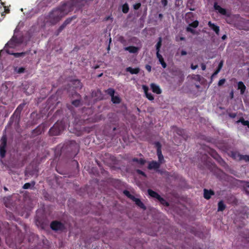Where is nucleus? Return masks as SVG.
I'll return each mask as SVG.
<instances>
[{
    "mask_svg": "<svg viewBox=\"0 0 249 249\" xmlns=\"http://www.w3.org/2000/svg\"><path fill=\"white\" fill-rule=\"evenodd\" d=\"M71 3H67L61 7L53 10L49 15V21L52 24L57 23L60 19L71 11Z\"/></svg>",
    "mask_w": 249,
    "mask_h": 249,
    "instance_id": "nucleus-1",
    "label": "nucleus"
},
{
    "mask_svg": "<svg viewBox=\"0 0 249 249\" xmlns=\"http://www.w3.org/2000/svg\"><path fill=\"white\" fill-rule=\"evenodd\" d=\"M124 193L130 199H131L135 203L140 207L142 209H144V206L143 204L141 201V200L137 198H136L134 196L131 195L130 193L126 190L124 191Z\"/></svg>",
    "mask_w": 249,
    "mask_h": 249,
    "instance_id": "nucleus-2",
    "label": "nucleus"
},
{
    "mask_svg": "<svg viewBox=\"0 0 249 249\" xmlns=\"http://www.w3.org/2000/svg\"><path fill=\"white\" fill-rule=\"evenodd\" d=\"M148 193L150 196L157 199L162 204L166 206L168 205V203L163 198L161 197L157 193L151 190H148Z\"/></svg>",
    "mask_w": 249,
    "mask_h": 249,
    "instance_id": "nucleus-3",
    "label": "nucleus"
},
{
    "mask_svg": "<svg viewBox=\"0 0 249 249\" xmlns=\"http://www.w3.org/2000/svg\"><path fill=\"white\" fill-rule=\"evenodd\" d=\"M6 146V138L3 136L2 137L0 144V157L3 158L5 154V148Z\"/></svg>",
    "mask_w": 249,
    "mask_h": 249,
    "instance_id": "nucleus-4",
    "label": "nucleus"
},
{
    "mask_svg": "<svg viewBox=\"0 0 249 249\" xmlns=\"http://www.w3.org/2000/svg\"><path fill=\"white\" fill-rule=\"evenodd\" d=\"M108 94L111 96V100L113 103H119L120 102V99L117 95H114L115 91L112 89H109L107 90Z\"/></svg>",
    "mask_w": 249,
    "mask_h": 249,
    "instance_id": "nucleus-5",
    "label": "nucleus"
},
{
    "mask_svg": "<svg viewBox=\"0 0 249 249\" xmlns=\"http://www.w3.org/2000/svg\"><path fill=\"white\" fill-rule=\"evenodd\" d=\"M51 228L55 231H61L64 228V225L60 222L53 221L51 224Z\"/></svg>",
    "mask_w": 249,
    "mask_h": 249,
    "instance_id": "nucleus-6",
    "label": "nucleus"
},
{
    "mask_svg": "<svg viewBox=\"0 0 249 249\" xmlns=\"http://www.w3.org/2000/svg\"><path fill=\"white\" fill-rule=\"evenodd\" d=\"M58 124H55L53 125V127H52L50 129V133L52 135H58L60 133V131L62 129V127L61 128H57Z\"/></svg>",
    "mask_w": 249,
    "mask_h": 249,
    "instance_id": "nucleus-7",
    "label": "nucleus"
},
{
    "mask_svg": "<svg viewBox=\"0 0 249 249\" xmlns=\"http://www.w3.org/2000/svg\"><path fill=\"white\" fill-rule=\"evenodd\" d=\"M150 87L153 92L158 94H160L161 93V90L159 86L155 84L152 83L150 85Z\"/></svg>",
    "mask_w": 249,
    "mask_h": 249,
    "instance_id": "nucleus-8",
    "label": "nucleus"
},
{
    "mask_svg": "<svg viewBox=\"0 0 249 249\" xmlns=\"http://www.w3.org/2000/svg\"><path fill=\"white\" fill-rule=\"evenodd\" d=\"M142 88L144 92V93H145V95L146 98H148L149 100H151V101L153 100L154 97L153 96L152 94L148 92V88L145 85H143Z\"/></svg>",
    "mask_w": 249,
    "mask_h": 249,
    "instance_id": "nucleus-9",
    "label": "nucleus"
},
{
    "mask_svg": "<svg viewBox=\"0 0 249 249\" xmlns=\"http://www.w3.org/2000/svg\"><path fill=\"white\" fill-rule=\"evenodd\" d=\"M124 50L128 51L130 53H137L140 50V48L135 46H129L124 48Z\"/></svg>",
    "mask_w": 249,
    "mask_h": 249,
    "instance_id": "nucleus-10",
    "label": "nucleus"
},
{
    "mask_svg": "<svg viewBox=\"0 0 249 249\" xmlns=\"http://www.w3.org/2000/svg\"><path fill=\"white\" fill-rule=\"evenodd\" d=\"M157 155L158 156V162L161 164L164 162V158L162 154L160 147H158Z\"/></svg>",
    "mask_w": 249,
    "mask_h": 249,
    "instance_id": "nucleus-11",
    "label": "nucleus"
},
{
    "mask_svg": "<svg viewBox=\"0 0 249 249\" xmlns=\"http://www.w3.org/2000/svg\"><path fill=\"white\" fill-rule=\"evenodd\" d=\"M160 165V164L158 162L152 161L149 163L148 168L149 169H157Z\"/></svg>",
    "mask_w": 249,
    "mask_h": 249,
    "instance_id": "nucleus-12",
    "label": "nucleus"
},
{
    "mask_svg": "<svg viewBox=\"0 0 249 249\" xmlns=\"http://www.w3.org/2000/svg\"><path fill=\"white\" fill-rule=\"evenodd\" d=\"M157 57L158 59L159 62L161 65L162 67L163 68H165L166 67V64L164 61V59L162 57V56L158 52H157L156 53Z\"/></svg>",
    "mask_w": 249,
    "mask_h": 249,
    "instance_id": "nucleus-13",
    "label": "nucleus"
},
{
    "mask_svg": "<svg viewBox=\"0 0 249 249\" xmlns=\"http://www.w3.org/2000/svg\"><path fill=\"white\" fill-rule=\"evenodd\" d=\"M214 8L215 10L217 11L219 13L223 15H226L227 12L225 9L222 8L219 5H217L216 3H215L214 5Z\"/></svg>",
    "mask_w": 249,
    "mask_h": 249,
    "instance_id": "nucleus-14",
    "label": "nucleus"
},
{
    "mask_svg": "<svg viewBox=\"0 0 249 249\" xmlns=\"http://www.w3.org/2000/svg\"><path fill=\"white\" fill-rule=\"evenodd\" d=\"M208 25L209 27L215 32L217 35L219 34V27L215 25L214 23H212L211 21L208 22Z\"/></svg>",
    "mask_w": 249,
    "mask_h": 249,
    "instance_id": "nucleus-15",
    "label": "nucleus"
},
{
    "mask_svg": "<svg viewBox=\"0 0 249 249\" xmlns=\"http://www.w3.org/2000/svg\"><path fill=\"white\" fill-rule=\"evenodd\" d=\"M231 156L236 160H242V155H240L238 152H231Z\"/></svg>",
    "mask_w": 249,
    "mask_h": 249,
    "instance_id": "nucleus-16",
    "label": "nucleus"
},
{
    "mask_svg": "<svg viewBox=\"0 0 249 249\" xmlns=\"http://www.w3.org/2000/svg\"><path fill=\"white\" fill-rule=\"evenodd\" d=\"M213 194V192L211 190H208L206 189H204V196L206 199H209Z\"/></svg>",
    "mask_w": 249,
    "mask_h": 249,
    "instance_id": "nucleus-17",
    "label": "nucleus"
},
{
    "mask_svg": "<svg viewBox=\"0 0 249 249\" xmlns=\"http://www.w3.org/2000/svg\"><path fill=\"white\" fill-rule=\"evenodd\" d=\"M126 71L129 72L131 74H137L139 71L140 69L139 68H132L131 67H128L126 68Z\"/></svg>",
    "mask_w": 249,
    "mask_h": 249,
    "instance_id": "nucleus-18",
    "label": "nucleus"
},
{
    "mask_svg": "<svg viewBox=\"0 0 249 249\" xmlns=\"http://www.w3.org/2000/svg\"><path fill=\"white\" fill-rule=\"evenodd\" d=\"M238 89H240L241 93L243 94L245 90L246 87L242 82H238Z\"/></svg>",
    "mask_w": 249,
    "mask_h": 249,
    "instance_id": "nucleus-19",
    "label": "nucleus"
},
{
    "mask_svg": "<svg viewBox=\"0 0 249 249\" xmlns=\"http://www.w3.org/2000/svg\"><path fill=\"white\" fill-rule=\"evenodd\" d=\"M133 161L134 162H137V164L140 166H142L145 163V160L142 159H137V158H134L133 159Z\"/></svg>",
    "mask_w": 249,
    "mask_h": 249,
    "instance_id": "nucleus-20",
    "label": "nucleus"
},
{
    "mask_svg": "<svg viewBox=\"0 0 249 249\" xmlns=\"http://www.w3.org/2000/svg\"><path fill=\"white\" fill-rule=\"evenodd\" d=\"M9 54L13 55L15 57L18 58V57H23L25 56V55L26 54L25 52H22V53H14V51H13V53H9Z\"/></svg>",
    "mask_w": 249,
    "mask_h": 249,
    "instance_id": "nucleus-21",
    "label": "nucleus"
},
{
    "mask_svg": "<svg viewBox=\"0 0 249 249\" xmlns=\"http://www.w3.org/2000/svg\"><path fill=\"white\" fill-rule=\"evenodd\" d=\"M71 20H72V18H68V19H67L65 21V22H64V23L63 24V25H62L60 26V29H60V31L62 30L65 28V26H66L68 24H69V23L71 22Z\"/></svg>",
    "mask_w": 249,
    "mask_h": 249,
    "instance_id": "nucleus-22",
    "label": "nucleus"
},
{
    "mask_svg": "<svg viewBox=\"0 0 249 249\" xmlns=\"http://www.w3.org/2000/svg\"><path fill=\"white\" fill-rule=\"evenodd\" d=\"M161 42H162V40H161V38L160 37V38H159V40L158 42L157 43V44L156 45L157 52H158L159 53H160V49L161 46Z\"/></svg>",
    "mask_w": 249,
    "mask_h": 249,
    "instance_id": "nucleus-23",
    "label": "nucleus"
},
{
    "mask_svg": "<svg viewBox=\"0 0 249 249\" xmlns=\"http://www.w3.org/2000/svg\"><path fill=\"white\" fill-rule=\"evenodd\" d=\"M225 208V206L223 203L222 201H220L218 203V211H222L224 210Z\"/></svg>",
    "mask_w": 249,
    "mask_h": 249,
    "instance_id": "nucleus-24",
    "label": "nucleus"
},
{
    "mask_svg": "<svg viewBox=\"0 0 249 249\" xmlns=\"http://www.w3.org/2000/svg\"><path fill=\"white\" fill-rule=\"evenodd\" d=\"M122 11L124 13H127L128 12L129 7L127 3H125L123 5Z\"/></svg>",
    "mask_w": 249,
    "mask_h": 249,
    "instance_id": "nucleus-25",
    "label": "nucleus"
},
{
    "mask_svg": "<svg viewBox=\"0 0 249 249\" xmlns=\"http://www.w3.org/2000/svg\"><path fill=\"white\" fill-rule=\"evenodd\" d=\"M241 122L243 125H247L249 128V122L248 121H245L243 119H240L237 123Z\"/></svg>",
    "mask_w": 249,
    "mask_h": 249,
    "instance_id": "nucleus-26",
    "label": "nucleus"
},
{
    "mask_svg": "<svg viewBox=\"0 0 249 249\" xmlns=\"http://www.w3.org/2000/svg\"><path fill=\"white\" fill-rule=\"evenodd\" d=\"M198 21H197V20H196L195 21H194L193 22H192V23L190 24L189 25V27H193V28H196L198 26Z\"/></svg>",
    "mask_w": 249,
    "mask_h": 249,
    "instance_id": "nucleus-27",
    "label": "nucleus"
},
{
    "mask_svg": "<svg viewBox=\"0 0 249 249\" xmlns=\"http://www.w3.org/2000/svg\"><path fill=\"white\" fill-rule=\"evenodd\" d=\"M15 71H16L17 72V73H22L24 72V68H22V67H21V68H16L15 69Z\"/></svg>",
    "mask_w": 249,
    "mask_h": 249,
    "instance_id": "nucleus-28",
    "label": "nucleus"
},
{
    "mask_svg": "<svg viewBox=\"0 0 249 249\" xmlns=\"http://www.w3.org/2000/svg\"><path fill=\"white\" fill-rule=\"evenodd\" d=\"M75 84L76 85V88H81L82 85L80 82L78 80H76L74 81Z\"/></svg>",
    "mask_w": 249,
    "mask_h": 249,
    "instance_id": "nucleus-29",
    "label": "nucleus"
},
{
    "mask_svg": "<svg viewBox=\"0 0 249 249\" xmlns=\"http://www.w3.org/2000/svg\"><path fill=\"white\" fill-rule=\"evenodd\" d=\"M242 160H244L246 161H249V155H242Z\"/></svg>",
    "mask_w": 249,
    "mask_h": 249,
    "instance_id": "nucleus-30",
    "label": "nucleus"
},
{
    "mask_svg": "<svg viewBox=\"0 0 249 249\" xmlns=\"http://www.w3.org/2000/svg\"><path fill=\"white\" fill-rule=\"evenodd\" d=\"M186 30H187V31L188 32H190L192 33L193 34H196L195 31L193 29H192V27H190L188 26Z\"/></svg>",
    "mask_w": 249,
    "mask_h": 249,
    "instance_id": "nucleus-31",
    "label": "nucleus"
},
{
    "mask_svg": "<svg viewBox=\"0 0 249 249\" xmlns=\"http://www.w3.org/2000/svg\"><path fill=\"white\" fill-rule=\"evenodd\" d=\"M141 4L140 3H137L134 4L133 7L135 10H137L141 7Z\"/></svg>",
    "mask_w": 249,
    "mask_h": 249,
    "instance_id": "nucleus-32",
    "label": "nucleus"
},
{
    "mask_svg": "<svg viewBox=\"0 0 249 249\" xmlns=\"http://www.w3.org/2000/svg\"><path fill=\"white\" fill-rule=\"evenodd\" d=\"M72 104L75 106H78L80 104V101L78 100H76L73 101L72 102Z\"/></svg>",
    "mask_w": 249,
    "mask_h": 249,
    "instance_id": "nucleus-33",
    "label": "nucleus"
},
{
    "mask_svg": "<svg viewBox=\"0 0 249 249\" xmlns=\"http://www.w3.org/2000/svg\"><path fill=\"white\" fill-rule=\"evenodd\" d=\"M225 82V80L224 79H221L219 81L218 84L219 86H221L224 84Z\"/></svg>",
    "mask_w": 249,
    "mask_h": 249,
    "instance_id": "nucleus-34",
    "label": "nucleus"
},
{
    "mask_svg": "<svg viewBox=\"0 0 249 249\" xmlns=\"http://www.w3.org/2000/svg\"><path fill=\"white\" fill-rule=\"evenodd\" d=\"M31 187V184L29 183H25L23 186L24 189H28Z\"/></svg>",
    "mask_w": 249,
    "mask_h": 249,
    "instance_id": "nucleus-35",
    "label": "nucleus"
},
{
    "mask_svg": "<svg viewBox=\"0 0 249 249\" xmlns=\"http://www.w3.org/2000/svg\"><path fill=\"white\" fill-rule=\"evenodd\" d=\"M191 68L192 70H196V68H198V65H194L193 64H192L191 66Z\"/></svg>",
    "mask_w": 249,
    "mask_h": 249,
    "instance_id": "nucleus-36",
    "label": "nucleus"
},
{
    "mask_svg": "<svg viewBox=\"0 0 249 249\" xmlns=\"http://www.w3.org/2000/svg\"><path fill=\"white\" fill-rule=\"evenodd\" d=\"M146 69L148 71H150L151 70V67L150 65H146L145 66Z\"/></svg>",
    "mask_w": 249,
    "mask_h": 249,
    "instance_id": "nucleus-37",
    "label": "nucleus"
},
{
    "mask_svg": "<svg viewBox=\"0 0 249 249\" xmlns=\"http://www.w3.org/2000/svg\"><path fill=\"white\" fill-rule=\"evenodd\" d=\"M201 69H202V70L203 71L205 70V69H206V66H205V64H202L201 65Z\"/></svg>",
    "mask_w": 249,
    "mask_h": 249,
    "instance_id": "nucleus-38",
    "label": "nucleus"
},
{
    "mask_svg": "<svg viewBox=\"0 0 249 249\" xmlns=\"http://www.w3.org/2000/svg\"><path fill=\"white\" fill-rule=\"evenodd\" d=\"M181 54L182 55H186L187 54V52L184 50H182L181 52Z\"/></svg>",
    "mask_w": 249,
    "mask_h": 249,
    "instance_id": "nucleus-39",
    "label": "nucleus"
},
{
    "mask_svg": "<svg viewBox=\"0 0 249 249\" xmlns=\"http://www.w3.org/2000/svg\"><path fill=\"white\" fill-rule=\"evenodd\" d=\"M244 187L249 188V182H245L244 185Z\"/></svg>",
    "mask_w": 249,
    "mask_h": 249,
    "instance_id": "nucleus-40",
    "label": "nucleus"
},
{
    "mask_svg": "<svg viewBox=\"0 0 249 249\" xmlns=\"http://www.w3.org/2000/svg\"><path fill=\"white\" fill-rule=\"evenodd\" d=\"M223 66V62L221 61L220 63L219 64L218 67L220 68V69H221Z\"/></svg>",
    "mask_w": 249,
    "mask_h": 249,
    "instance_id": "nucleus-41",
    "label": "nucleus"
},
{
    "mask_svg": "<svg viewBox=\"0 0 249 249\" xmlns=\"http://www.w3.org/2000/svg\"><path fill=\"white\" fill-rule=\"evenodd\" d=\"M137 172H138L139 174H141V175H143V176H144V175H144V173L142 171H140V170H138L137 171Z\"/></svg>",
    "mask_w": 249,
    "mask_h": 249,
    "instance_id": "nucleus-42",
    "label": "nucleus"
},
{
    "mask_svg": "<svg viewBox=\"0 0 249 249\" xmlns=\"http://www.w3.org/2000/svg\"><path fill=\"white\" fill-rule=\"evenodd\" d=\"M3 7H4V8L5 11L6 13H8V12H9V10L7 8L6 6L3 5Z\"/></svg>",
    "mask_w": 249,
    "mask_h": 249,
    "instance_id": "nucleus-43",
    "label": "nucleus"
},
{
    "mask_svg": "<svg viewBox=\"0 0 249 249\" xmlns=\"http://www.w3.org/2000/svg\"><path fill=\"white\" fill-rule=\"evenodd\" d=\"M227 38V36L226 35H223L222 36V39L223 40H225L226 38Z\"/></svg>",
    "mask_w": 249,
    "mask_h": 249,
    "instance_id": "nucleus-44",
    "label": "nucleus"
},
{
    "mask_svg": "<svg viewBox=\"0 0 249 249\" xmlns=\"http://www.w3.org/2000/svg\"><path fill=\"white\" fill-rule=\"evenodd\" d=\"M230 95H231V98H232L233 97V91H231V92Z\"/></svg>",
    "mask_w": 249,
    "mask_h": 249,
    "instance_id": "nucleus-45",
    "label": "nucleus"
},
{
    "mask_svg": "<svg viewBox=\"0 0 249 249\" xmlns=\"http://www.w3.org/2000/svg\"><path fill=\"white\" fill-rule=\"evenodd\" d=\"M219 72L218 71L216 70L214 73H213V75H216Z\"/></svg>",
    "mask_w": 249,
    "mask_h": 249,
    "instance_id": "nucleus-46",
    "label": "nucleus"
},
{
    "mask_svg": "<svg viewBox=\"0 0 249 249\" xmlns=\"http://www.w3.org/2000/svg\"><path fill=\"white\" fill-rule=\"evenodd\" d=\"M167 4V1L166 0H164V5H166Z\"/></svg>",
    "mask_w": 249,
    "mask_h": 249,
    "instance_id": "nucleus-47",
    "label": "nucleus"
},
{
    "mask_svg": "<svg viewBox=\"0 0 249 249\" xmlns=\"http://www.w3.org/2000/svg\"><path fill=\"white\" fill-rule=\"evenodd\" d=\"M180 39L181 40H184V37H181L180 38Z\"/></svg>",
    "mask_w": 249,
    "mask_h": 249,
    "instance_id": "nucleus-48",
    "label": "nucleus"
},
{
    "mask_svg": "<svg viewBox=\"0 0 249 249\" xmlns=\"http://www.w3.org/2000/svg\"><path fill=\"white\" fill-rule=\"evenodd\" d=\"M220 70H221V69H220V68L218 67V69L217 70L219 72Z\"/></svg>",
    "mask_w": 249,
    "mask_h": 249,
    "instance_id": "nucleus-49",
    "label": "nucleus"
},
{
    "mask_svg": "<svg viewBox=\"0 0 249 249\" xmlns=\"http://www.w3.org/2000/svg\"><path fill=\"white\" fill-rule=\"evenodd\" d=\"M102 73L100 74V75H99V77L101 76H102Z\"/></svg>",
    "mask_w": 249,
    "mask_h": 249,
    "instance_id": "nucleus-50",
    "label": "nucleus"
},
{
    "mask_svg": "<svg viewBox=\"0 0 249 249\" xmlns=\"http://www.w3.org/2000/svg\"><path fill=\"white\" fill-rule=\"evenodd\" d=\"M248 71H249V74L248 75H249V68L248 69Z\"/></svg>",
    "mask_w": 249,
    "mask_h": 249,
    "instance_id": "nucleus-51",
    "label": "nucleus"
},
{
    "mask_svg": "<svg viewBox=\"0 0 249 249\" xmlns=\"http://www.w3.org/2000/svg\"><path fill=\"white\" fill-rule=\"evenodd\" d=\"M1 3L2 5H3V3L2 2H1Z\"/></svg>",
    "mask_w": 249,
    "mask_h": 249,
    "instance_id": "nucleus-52",
    "label": "nucleus"
},
{
    "mask_svg": "<svg viewBox=\"0 0 249 249\" xmlns=\"http://www.w3.org/2000/svg\"><path fill=\"white\" fill-rule=\"evenodd\" d=\"M109 42H111V38L109 39Z\"/></svg>",
    "mask_w": 249,
    "mask_h": 249,
    "instance_id": "nucleus-53",
    "label": "nucleus"
}]
</instances>
